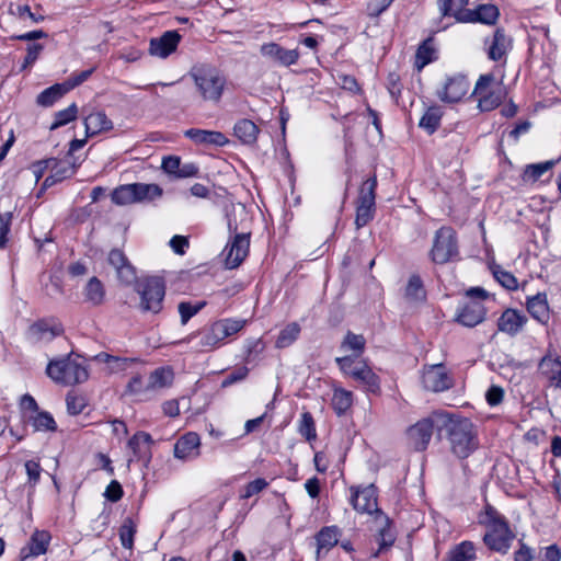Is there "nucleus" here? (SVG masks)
Here are the masks:
<instances>
[{"label":"nucleus","mask_w":561,"mask_h":561,"mask_svg":"<svg viewBox=\"0 0 561 561\" xmlns=\"http://www.w3.org/2000/svg\"><path fill=\"white\" fill-rule=\"evenodd\" d=\"M443 430L446 431L450 451L459 459H466L479 447L478 430L467 417H451L445 412Z\"/></svg>","instance_id":"f257e3e1"},{"label":"nucleus","mask_w":561,"mask_h":561,"mask_svg":"<svg viewBox=\"0 0 561 561\" xmlns=\"http://www.w3.org/2000/svg\"><path fill=\"white\" fill-rule=\"evenodd\" d=\"M195 90L204 102L218 104L222 98L227 79L225 75L210 64L194 65L190 72Z\"/></svg>","instance_id":"f03ea898"},{"label":"nucleus","mask_w":561,"mask_h":561,"mask_svg":"<svg viewBox=\"0 0 561 561\" xmlns=\"http://www.w3.org/2000/svg\"><path fill=\"white\" fill-rule=\"evenodd\" d=\"M335 362L340 370L360 389L375 394L380 392V379L366 363L357 362L351 355L337 357Z\"/></svg>","instance_id":"7ed1b4c3"},{"label":"nucleus","mask_w":561,"mask_h":561,"mask_svg":"<svg viewBox=\"0 0 561 561\" xmlns=\"http://www.w3.org/2000/svg\"><path fill=\"white\" fill-rule=\"evenodd\" d=\"M46 373L55 382L66 386L81 383L89 377L87 367L70 356L49 362Z\"/></svg>","instance_id":"20e7f679"},{"label":"nucleus","mask_w":561,"mask_h":561,"mask_svg":"<svg viewBox=\"0 0 561 561\" xmlns=\"http://www.w3.org/2000/svg\"><path fill=\"white\" fill-rule=\"evenodd\" d=\"M445 422V412L434 411L427 417L409 427L407 435L410 445L417 451L425 450L435 430L440 432Z\"/></svg>","instance_id":"39448f33"},{"label":"nucleus","mask_w":561,"mask_h":561,"mask_svg":"<svg viewBox=\"0 0 561 561\" xmlns=\"http://www.w3.org/2000/svg\"><path fill=\"white\" fill-rule=\"evenodd\" d=\"M136 291L140 296L139 308L142 312L156 314L162 310L165 286L160 277L150 276L138 280Z\"/></svg>","instance_id":"423d86ee"},{"label":"nucleus","mask_w":561,"mask_h":561,"mask_svg":"<svg viewBox=\"0 0 561 561\" xmlns=\"http://www.w3.org/2000/svg\"><path fill=\"white\" fill-rule=\"evenodd\" d=\"M228 230L232 237L228 241L222 255L227 268H237L247 257L250 248V232H238V225L228 215Z\"/></svg>","instance_id":"0eeeda50"},{"label":"nucleus","mask_w":561,"mask_h":561,"mask_svg":"<svg viewBox=\"0 0 561 561\" xmlns=\"http://www.w3.org/2000/svg\"><path fill=\"white\" fill-rule=\"evenodd\" d=\"M478 107L483 112L496 108L505 99V88L496 82L493 73L481 75L474 87Z\"/></svg>","instance_id":"6e6552de"},{"label":"nucleus","mask_w":561,"mask_h":561,"mask_svg":"<svg viewBox=\"0 0 561 561\" xmlns=\"http://www.w3.org/2000/svg\"><path fill=\"white\" fill-rule=\"evenodd\" d=\"M430 255L435 264H446L459 256L457 233L451 227L444 226L435 232Z\"/></svg>","instance_id":"1a4fd4ad"},{"label":"nucleus","mask_w":561,"mask_h":561,"mask_svg":"<svg viewBox=\"0 0 561 561\" xmlns=\"http://www.w3.org/2000/svg\"><path fill=\"white\" fill-rule=\"evenodd\" d=\"M376 175L368 178L359 187L355 217V226L357 229L365 227L374 219L376 213Z\"/></svg>","instance_id":"9d476101"},{"label":"nucleus","mask_w":561,"mask_h":561,"mask_svg":"<svg viewBox=\"0 0 561 561\" xmlns=\"http://www.w3.org/2000/svg\"><path fill=\"white\" fill-rule=\"evenodd\" d=\"M351 503L359 513L375 514V520L381 519L386 525L389 524V517L377 507V490L374 484L362 489L352 488Z\"/></svg>","instance_id":"9b49d317"},{"label":"nucleus","mask_w":561,"mask_h":561,"mask_svg":"<svg viewBox=\"0 0 561 561\" xmlns=\"http://www.w3.org/2000/svg\"><path fill=\"white\" fill-rule=\"evenodd\" d=\"M515 534L510 528L508 523H500L497 527L490 528L483 536L485 546L495 552L507 553Z\"/></svg>","instance_id":"f8f14e48"},{"label":"nucleus","mask_w":561,"mask_h":561,"mask_svg":"<svg viewBox=\"0 0 561 561\" xmlns=\"http://www.w3.org/2000/svg\"><path fill=\"white\" fill-rule=\"evenodd\" d=\"M422 385L428 391L442 392L453 387V378L443 364L431 365L423 369Z\"/></svg>","instance_id":"ddd939ff"},{"label":"nucleus","mask_w":561,"mask_h":561,"mask_svg":"<svg viewBox=\"0 0 561 561\" xmlns=\"http://www.w3.org/2000/svg\"><path fill=\"white\" fill-rule=\"evenodd\" d=\"M486 309L481 301L468 300L461 304L456 313V321L465 327L473 328L485 319Z\"/></svg>","instance_id":"4468645a"},{"label":"nucleus","mask_w":561,"mask_h":561,"mask_svg":"<svg viewBox=\"0 0 561 561\" xmlns=\"http://www.w3.org/2000/svg\"><path fill=\"white\" fill-rule=\"evenodd\" d=\"M469 85V81L465 76L456 75L447 78L437 95L443 102L456 103L467 94Z\"/></svg>","instance_id":"2eb2a0df"},{"label":"nucleus","mask_w":561,"mask_h":561,"mask_svg":"<svg viewBox=\"0 0 561 561\" xmlns=\"http://www.w3.org/2000/svg\"><path fill=\"white\" fill-rule=\"evenodd\" d=\"M107 262L115 268L117 278L124 285H131L136 280V270L122 250H111Z\"/></svg>","instance_id":"dca6fc26"},{"label":"nucleus","mask_w":561,"mask_h":561,"mask_svg":"<svg viewBox=\"0 0 561 561\" xmlns=\"http://www.w3.org/2000/svg\"><path fill=\"white\" fill-rule=\"evenodd\" d=\"M64 329L55 320L42 319L34 322L27 331L28 339L35 343L50 342L62 333Z\"/></svg>","instance_id":"f3484780"},{"label":"nucleus","mask_w":561,"mask_h":561,"mask_svg":"<svg viewBox=\"0 0 561 561\" xmlns=\"http://www.w3.org/2000/svg\"><path fill=\"white\" fill-rule=\"evenodd\" d=\"M180 41L178 31H167L160 37L150 39L149 53L151 56L167 58L176 50Z\"/></svg>","instance_id":"a211bd4d"},{"label":"nucleus","mask_w":561,"mask_h":561,"mask_svg":"<svg viewBox=\"0 0 561 561\" xmlns=\"http://www.w3.org/2000/svg\"><path fill=\"white\" fill-rule=\"evenodd\" d=\"M260 50L264 57L284 67L295 65L299 59L298 49H286L277 43L263 44Z\"/></svg>","instance_id":"6ab92c4d"},{"label":"nucleus","mask_w":561,"mask_h":561,"mask_svg":"<svg viewBox=\"0 0 561 561\" xmlns=\"http://www.w3.org/2000/svg\"><path fill=\"white\" fill-rule=\"evenodd\" d=\"M527 323V317L520 311L507 308L497 319L499 331L510 336L517 335Z\"/></svg>","instance_id":"aec40b11"},{"label":"nucleus","mask_w":561,"mask_h":561,"mask_svg":"<svg viewBox=\"0 0 561 561\" xmlns=\"http://www.w3.org/2000/svg\"><path fill=\"white\" fill-rule=\"evenodd\" d=\"M201 438L197 433L188 432L174 445V457L181 460L195 459L199 455Z\"/></svg>","instance_id":"412c9836"},{"label":"nucleus","mask_w":561,"mask_h":561,"mask_svg":"<svg viewBox=\"0 0 561 561\" xmlns=\"http://www.w3.org/2000/svg\"><path fill=\"white\" fill-rule=\"evenodd\" d=\"M50 535L46 530H35L28 542L21 549L20 557L22 560L35 558L44 554L50 541Z\"/></svg>","instance_id":"4be33fe9"},{"label":"nucleus","mask_w":561,"mask_h":561,"mask_svg":"<svg viewBox=\"0 0 561 561\" xmlns=\"http://www.w3.org/2000/svg\"><path fill=\"white\" fill-rule=\"evenodd\" d=\"M184 135L196 145L224 147L229 142V139L221 131L216 130L191 128L185 130Z\"/></svg>","instance_id":"5701e85b"},{"label":"nucleus","mask_w":561,"mask_h":561,"mask_svg":"<svg viewBox=\"0 0 561 561\" xmlns=\"http://www.w3.org/2000/svg\"><path fill=\"white\" fill-rule=\"evenodd\" d=\"M500 16L499 8L491 3L479 4L476 9L469 10L467 18H462V23H482L494 25Z\"/></svg>","instance_id":"b1692460"},{"label":"nucleus","mask_w":561,"mask_h":561,"mask_svg":"<svg viewBox=\"0 0 561 561\" xmlns=\"http://www.w3.org/2000/svg\"><path fill=\"white\" fill-rule=\"evenodd\" d=\"M526 307L530 316L541 324L550 320V309L546 293H538L527 298Z\"/></svg>","instance_id":"393cba45"},{"label":"nucleus","mask_w":561,"mask_h":561,"mask_svg":"<svg viewBox=\"0 0 561 561\" xmlns=\"http://www.w3.org/2000/svg\"><path fill=\"white\" fill-rule=\"evenodd\" d=\"M539 370L551 386L561 388V360L559 357L543 356L539 362Z\"/></svg>","instance_id":"a878e982"},{"label":"nucleus","mask_w":561,"mask_h":561,"mask_svg":"<svg viewBox=\"0 0 561 561\" xmlns=\"http://www.w3.org/2000/svg\"><path fill=\"white\" fill-rule=\"evenodd\" d=\"M88 137L113 129V122L102 111L93 112L84 118Z\"/></svg>","instance_id":"bb28decb"},{"label":"nucleus","mask_w":561,"mask_h":561,"mask_svg":"<svg viewBox=\"0 0 561 561\" xmlns=\"http://www.w3.org/2000/svg\"><path fill=\"white\" fill-rule=\"evenodd\" d=\"M340 531L336 526L323 527L317 535V559L323 557L339 542Z\"/></svg>","instance_id":"cd10ccee"},{"label":"nucleus","mask_w":561,"mask_h":561,"mask_svg":"<svg viewBox=\"0 0 561 561\" xmlns=\"http://www.w3.org/2000/svg\"><path fill=\"white\" fill-rule=\"evenodd\" d=\"M260 133L259 127L251 119L242 118L239 119L233 127L234 136L243 144V145H254L257 140V135Z\"/></svg>","instance_id":"c85d7f7f"},{"label":"nucleus","mask_w":561,"mask_h":561,"mask_svg":"<svg viewBox=\"0 0 561 561\" xmlns=\"http://www.w3.org/2000/svg\"><path fill=\"white\" fill-rule=\"evenodd\" d=\"M468 2L469 0H438L437 7L442 16H453L462 23V18L469 14V9H465Z\"/></svg>","instance_id":"c756f323"},{"label":"nucleus","mask_w":561,"mask_h":561,"mask_svg":"<svg viewBox=\"0 0 561 561\" xmlns=\"http://www.w3.org/2000/svg\"><path fill=\"white\" fill-rule=\"evenodd\" d=\"M511 47V38L506 36L505 31L501 27L496 28L493 34L492 42L488 49V57L493 60H500Z\"/></svg>","instance_id":"7c9ffc66"},{"label":"nucleus","mask_w":561,"mask_h":561,"mask_svg":"<svg viewBox=\"0 0 561 561\" xmlns=\"http://www.w3.org/2000/svg\"><path fill=\"white\" fill-rule=\"evenodd\" d=\"M173 370L170 367H159L150 374L146 389L154 391L169 387L173 381Z\"/></svg>","instance_id":"2f4dec72"},{"label":"nucleus","mask_w":561,"mask_h":561,"mask_svg":"<svg viewBox=\"0 0 561 561\" xmlns=\"http://www.w3.org/2000/svg\"><path fill=\"white\" fill-rule=\"evenodd\" d=\"M476 558L474 543L469 540L454 546L447 553V561H474Z\"/></svg>","instance_id":"473e14b6"},{"label":"nucleus","mask_w":561,"mask_h":561,"mask_svg":"<svg viewBox=\"0 0 561 561\" xmlns=\"http://www.w3.org/2000/svg\"><path fill=\"white\" fill-rule=\"evenodd\" d=\"M135 203L152 202L162 196V188L158 184L133 183Z\"/></svg>","instance_id":"72a5a7b5"},{"label":"nucleus","mask_w":561,"mask_h":561,"mask_svg":"<svg viewBox=\"0 0 561 561\" xmlns=\"http://www.w3.org/2000/svg\"><path fill=\"white\" fill-rule=\"evenodd\" d=\"M443 111L439 106H430L419 122V126L428 135L434 134L439 127Z\"/></svg>","instance_id":"f704fd0d"},{"label":"nucleus","mask_w":561,"mask_h":561,"mask_svg":"<svg viewBox=\"0 0 561 561\" xmlns=\"http://www.w3.org/2000/svg\"><path fill=\"white\" fill-rule=\"evenodd\" d=\"M69 89L65 83H56L37 95V104L42 106H51L56 101L62 98Z\"/></svg>","instance_id":"c9c22d12"},{"label":"nucleus","mask_w":561,"mask_h":561,"mask_svg":"<svg viewBox=\"0 0 561 561\" xmlns=\"http://www.w3.org/2000/svg\"><path fill=\"white\" fill-rule=\"evenodd\" d=\"M152 444V437L146 432H137L129 440L128 447L137 458H141L149 454V446Z\"/></svg>","instance_id":"e433bc0d"},{"label":"nucleus","mask_w":561,"mask_h":561,"mask_svg":"<svg viewBox=\"0 0 561 561\" xmlns=\"http://www.w3.org/2000/svg\"><path fill=\"white\" fill-rule=\"evenodd\" d=\"M554 160L527 164L524 169L522 179L524 182L534 183L538 181L546 172L550 171L554 167Z\"/></svg>","instance_id":"4c0bfd02"},{"label":"nucleus","mask_w":561,"mask_h":561,"mask_svg":"<svg viewBox=\"0 0 561 561\" xmlns=\"http://www.w3.org/2000/svg\"><path fill=\"white\" fill-rule=\"evenodd\" d=\"M85 299L94 306H99L103 302L105 290L102 282L93 276L89 279L84 288Z\"/></svg>","instance_id":"58836bf2"},{"label":"nucleus","mask_w":561,"mask_h":561,"mask_svg":"<svg viewBox=\"0 0 561 561\" xmlns=\"http://www.w3.org/2000/svg\"><path fill=\"white\" fill-rule=\"evenodd\" d=\"M353 403V394L344 389H335L332 396L331 404L335 413L343 415Z\"/></svg>","instance_id":"ea45409f"},{"label":"nucleus","mask_w":561,"mask_h":561,"mask_svg":"<svg viewBox=\"0 0 561 561\" xmlns=\"http://www.w3.org/2000/svg\"><path fill=\"white\" fill-rule=\"evenodd\" d=\"M435 59V48L432 38L425 39L415 54V67L421 70Z\"/></svg>","instance_id":"a19ab883"},{"label":"nucleus","mask_w":561,"mask_h":561,"mask_svg":"<svg viewBox=\"0 0 561 561\" xmlns=\"http://www.w3.org/2000/svg\"><path fill=\"white\" fill-rule=\"evenodd\" d=\"M300 327L296 322L287 324L278 334L276 340L277 348H285L291 345L299 336Z\"/></svg>","instance_id":"79ce46f5"},{"label":"nucleus","mask_w":561,"mask_h":561,"mask_svg":"<svg viewBox=\"0 0 561 561\" xmlns=\"http://www.w3.org/2000/svg\"><path fill=\"white\" fill-rule=\"evenodd\" d=\"M365 337L360 334H355L348 331L341 344L343 351H352L354 353L353 358L359 356L365 350Z\"/></svg>","instance_id":"37998d69"},{"label":"nucleus","mask_w":561,"mask_h":561,"mask_svg":"<svg viewBox=\"0 0 561 561\" xmlns=\"http://www.w3.org/2000/svg\"><path fill=\"white\" fill-rule=\"evenodd\" d=\"M224 340L221 329L216 321L202 333L199 344L203 347H216Z\"/></svg>","instance_id":"c03bdc74"},{"label":"nucleus","mask_w":561,"mask_h":561,"mask_svg":"<svg viewBox=\"0 0 561 561\" xmlns=\"http://www.w3.org/2000/svg\"><path fill=\"white\" fill-rule=\"evenodd\" d=\"M112 201L116 205H129L135 203V193H134V185L131 184H125L116 187L112 192Z\"/></svg>","instance_id":"a18cd8bd"},{"label":"nucleus","mask_w":561,"mask_h":561,"mask_svg":"<svg viewBox=\"0 0 561 561\" xmlns=\"http://www.w3.org/2000/svg\"><path fill=\"white\" fill-rule=\"evenodd\" d=\"M494 278L507 290H516L518 288V282L516 277L502 268L501 265H493L491 267Z\"/></svg>","instance_id":"49530a36"},{"label":"nucleus","mask_w":561,"mask_h":561,"mask_svg":"<svg viewBox=\"0 0 561 561\" xmlns=\"http://www.w3.org/2000/svg\"><path fill=\"white\" fill-rule=\"evenodd\" d=\"M78 115V107L76 103L70 104L67 108L58 111L55 114V121L50 125L49 129L55 130L61 126L67 125L68 123L75 121Z\"/></svg>","instance_id":"de8ad7c7"},{"label":"nucleus","mask_w":561,"mask_h":561,"mask_svg":"<svg viewBox=\"0 0 561 561\" xmlns=\"http://www.w3.org/2000/svg\"><path fill=\"white\" fill-rule=\"evenodd\" d=\"M405 296L414 301H420L425 299V289L423 286V282L419 275H412L409 278Z\"/></svg>","instance_id":"09e8293b"},{"label":"nucleus","mask_w":561,"mask_h":561,"mask_svg":"<svg viewBox=\"0 0 561 561\" xmlns=\"http://www.w3.org/2000/svg\"><path fill=\"white\" fill-rule=\"evenodd\" d=\"M205 306L206 301H199L197 304H192L190 301H181L178 306V310L181 317V323L186 324Z\"/></svg>","instance_id":"8fccbe9b"},{"label":"nucleus","mask_w":561,"mask_h":561,"mask_svg":"<svg viewBox=\"0 0 561 561\" xmlns=\"http://www.w3.org/2000/svg\"><path fill=\"white\" fill-rule=\"evenodd\" d=\"M9 13L22 21L30 19L33 23H38L44 20L43 15L32 13L31 8L27 4L10 3Z\"/></svg>","instance_id":"3c124183"},{"label":"nucleus","mask_w":561,"mask_h":561,"mask_svg":"<svg viewBox=\"0 0 561 561\" xmlns=\"http://www.w3.org/2000/svg\"><path fill=\"white\" fill-rule=\"evenodd\" d=\"M298 432L302 437H305L309 442L317 438L314 420L310 412H304L301 414Z\"/></svg>","instance_id":"603ef678"},{"label":"nucleus","mask_w":561,"mask_h":561,"mask_svg":"<svg viewBox=\"0 0 561 561\" xmlns=\"http://www.w3.org/2000/svg\"><path fill=\"white\" fill-rule=\"evenodd\" d=\"M32 425L35 431L55 432L57 430V424L53 415L46 411L37 412V414L33 417Z\"/></svg>","instance_id":"864d4df0"},{"label":"nucleus","mask_w":561,"mask_h":561,"mask_svg":"<svg viewBox=\"0 0 561 561\" xmlns=\"http://www.w3.org/2000/svg\"><path fill=\"white\" fill-rule=\"evenodd\" d=\"M379 526H380V529L378 531V542H379V550L374 554V557H378V553L385 549V548H388L390 546H392V543L394 542L396 540V537L393 535V533L391 531L390 529V524L391 522L389 520V524L386 525L385 523L381 522V519H378L376 520Z\"/></svg>","instance_id":"5fc2aeb1"},{"label":"nucleus","mask_w":561,"mask_h":561,"mask_svg":"<svg viewBox=\"0 0 561 561\" xmlns=\"http://www.w3.org/2000/svg\"><path fill=\"white\" fill-rule=\"evenodd\" d=\"M219 328L221 329L222 335L225 339L238 333L245 325V320L240 319H222L217 321Z\"/></svg>","instance_id":"6e6d98bb"},{"label":"nucleus","mask_w":561,"mask_h":561,"mask_svg":"<svg viewBox=\"0 0 561 561\" xmlns=\"http://www.w3.org/2000/svg\"><path fill=\"white\" fill-rule=\"evenodd\" d=\"M51 173L55 175L57 181H62L70 178L75 173L73 165L66 161H59L54 158V162L50 164Z\"/></svg>","instance_id":"4d7b16f0"},{"label":"nucleus","mask_w":561,"mask_h":561,"mask_svg":"<svg viewBox=\"0 0 561 561\" xmlns=\"http://www.w3.org/2000/svg\"><path fill=\"white\" fill-rule=\"evenodd\" d=\"M136 529L130 519H127L119 529L121 543L126 549H131Z\"/></svg>","instance_id":"13d9d810"},{"label":"nucleus","mask_w":561,"mask_h":561,"mask_svg":"<svg viewBox=\"0 0 561 561\" xmlns=\"http://www.w3.org/2000/svg\"><path fill=\"white\" fill-rule=\"evenodd\" d=\"M268 486V482L264 478H257L249 482L240 494L241 499H250L251 496L259 494Z\"/></svg>","instance_id":"bf43d9fd"},{"label":"nucleus","mask_w":561,"mask_h":561,"mask_svg":"<svg viewBox=\"0 0 561 561\" xmlns=\"http://www.w3.org/2000/svg\"><path fill=\"white\" fill-rule=\"evenodd\" d=\"M148 392H150V389H146V385L140 375L131 377L125 389V393L128 396L141 397Z\"/></svg>","instance_id":"052dcab7"},{"label":"nucleus","mask_w":561,"mask_h":561,"mask_svg":"<svg viewBox=\"0 0 561 561\" xmlns=\"http://www.w3.org/2000/svg\"><path fill=\"white\" fill-rule=\"evenodd\" d=\"M483 523L489 528H494V527H497V524H500V523H507V520L493 506L486 505L485 506V512H484Z\"/></svg>","instance_id":"680f3d73"},{"label":"nucleus","mask_w":561,"mask_h":561,"mask_svg":"<svg viewBox=\"0 0 561 561\" xmlns=\"http://www.w3.org/2000/svg\"><path fill=\"white\" fill-rule=\"evenodd\" d=\"M12 214L10 211L0 214V249H3L8 242Z\"/></svg>","instance_id":"e2e57ef3"},{"label":"nucleus","mask_w":561,"mask_h":561,"mask_svg":"<svg viewBox=\"0 0 561 561\" xmlns=\"http://www.w3.org/2000/svg\"><path fill=\"white\" fill-rule=\"evenodd\" d=\"M67 411L71 415H78L82 413L85 408V401L82 397L68 394L66 398Z\"/></svg>","instance_id":"0e129e2a"},{"label":"nucleus","mask_w":561,"mask_h":561,"mask_svg":"<svg viewBox=\"0 0 561 561\" xmlns=\"http://www.w3.org/2000/svg\"><path fill=\"white\" fill-rule=\"evenodd\" d=\"M536 559L535 549L519 540V548L514 553V561H535Z\"/></svg>","instance_id":"69168bd1"},{"label":"nucleus","mask_w":561,"mask_h":561,"mask_svg":"<svg viewBox=\"0 0 561 561\" xmlns=\"http://www.w3.org/2000/svg\"><path fill=\"white\" fill-rule=\"evenodd\" d=\"M394 0H370L367 3V14L370 18L379 16Z\"/></svg>","instance_id":"338daca9"},{"label":"nucleus","mask_w":561,"mask_h":561,"mask_svg":"<svg viewBox=\"0 0 561 561\" xmlns=\"http://www.w3.org/2000/svg\"><path fill=\"white\" fill-rule=\"evenodd\" d=\"M538 559L540 561H561V549L557 545L541 548Z\"/></svg>","instance_id":"774afa93"}]
</instances>
